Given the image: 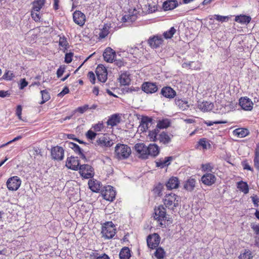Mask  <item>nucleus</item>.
<instances>
[{"instance_id":"10","label":"nucleus","mask_w":259,"mask_h":259,"mask_svg":"<svg viewBox=\"0 0 259 259\" xmlns=\"http://www.w3.org/2000/svg\"><path fill=\"white\" fill-rule=\"evenodd\" d=\"M80 162L77 157L70 156L67 157L66 161V166L73 170H78L79 168Z\"/></svg>"},{"instance_id":"5","label":"nucleus","mask_w":259,"mask_h":259,"mask_svg":"<svg viewBox=\"0 0 259 259\" xmlns=\"http://www.w3.org/2000/svg\"><path fill=\"white\" fill-rule=\"evenodd\" d=\"M101 193L103 198L107 201H113L115 198L116 192L111 186H104Z\"/></svg>"},{"instance_id":"36","label":"nucleus","mask_w":259,"mask_h":259,"mask_svg":"<svg viewBox=\"0 0 259 259\" xmlns=\"http://www.w3.org/2000/svg\"><path fill=\"white\" fill-rule=\"evenodd\" d=\"M196 184V180L194 178L190 177L187 180L184 185V188L188 191H192L195 187Z\"/></svg>"},{"instance_id":"4","label":"nucleus","mask_w":259,"mask_h":259,"mask_svg":"<svg viewBox=\"0 0 259 259\" xmlns=\"http://www.w3.org/2000/svg\"><path fill=\"white\" fill-rule=\"evenodd\" d=\"M101 232L104 237L106 239H111L115 235L116 229L112 222H107L102 226Z\"/></svg>"},{"instance_id":"44","label":"nucleus","mask_w":259,"mask_h":259,"mask_svg":"<svg viewBox=\"0 0 259 259\" xmlns=\"http://www.w3.org/2000/svg\"><path fill=\"white\" fill-rule=\"evenodd\" d=\"M110 26L107 24H105L102 28L100 29L99 33V37L104 38L108 35L109 33Z\"/></svg>"},{"instance_id":"35","label":"nucleus","mask_w":259,"mask_h":259,"mask_svg":"<svg viewBox=\"0 0 259 259\" xmlns=\"http://www.w3.org/2000/svg\"><path fill=\"white\" fill-rule=\"evenodd\" d=\"M170 124L171 122L169 119L163 118L158 121L156 127L158 128L159 130V129L166 128L170 126Z\"/></svg>"},{"instance_id":"37","label":"nucleus","mask_w":259,"mask_h":259,"mask_svg":"<svg viewBox=\"0 0 259 259\" xmlns=\"http://www.w3.org/2000/svg\"><path fill=\"white\" fill-rule=\"evenodd\" d=\"M120 259H129L131 256V250L128 247H123L119 252Z\"/></svg>"},{"instance_id":"62","label":"nucleus","mask_w":259,"mask_h":259,"mask_svg":"<svg viewBox=\"0 0 259 259\" xmlns=\"http://www.w3.org/2000/svg\"><path fill=\"white\" fill-rule=\"evenodd\" d=\"M214 19L219 21L225 22L228 20V17L227 16H223L219 15H215Z\"/></svg>"},{"instance_id":"20","label":"nucleus","mask_w":259,"mask_h":259,"mask_svg":"<svg viewBox=\"0 0 259 259\" xmlns=\"http://www.w3.org/2000/svg\"><path fill=\"white\" fill-rule=\"evenodd\" d=\"M213 104L211 102L206 101L198 102L197 108L203 112L211 111L213 109Z\"/></svg>"},{"instance_id":"46","label":"nucleus","mask_w":259,"mask_h":259,"mask_svg":"<svg viewBox=\"0 0 259 259\" xmlns=\"http://www.w3.org/2000/svg\"><path fill=\"white\" fill-rule=\"evenodd\" d=\"M137 16L135 14H128L124 15L122 18V21L123 22H134L137 19Z\"/></svg>"},{"instance_id":"45","label":"nucleus","mask_w":259,"mask_h":259,"mask_svg":"<svg viewBox=\"0 0 259 259\" xmlns=\"http://www.w3.org/2000/svg\"><path fill=\"white\" fill-rule=\"evenodd\" d=\"M154 255L157 259H163L165 255V252L162 247H157Z\"/></svg>"},{"instance_id":"26","label":"nucleus","mask_w":259,"mask_h":259,"mask_svg":"<svg viewBox=\"0 0 259 259\" xmlns=\"http://www.w3.org/2000/svg\"><path fill=\"white\" fill-rule=\"evenodd\" d=\"M118 79L121 85H128L131 81V74L126 71L121 72Z\"/></svg>"},{"instance_id":"28","label":"nucleus","mask_w":259,"mask_h":259,"mask_svg":"<svg viewBox=\"0 0 259 259\" xmlns=\"http://www.w3.org/2000/svg\"><path fill=\"white\" fill-rule=\"evenodd\" d=\"M173 159L174 157L172 156L165 157L164 159L160 158L156 162V165L158 167L164 168L168 166Z\"/></svg>"},{"instance_id":"24","label":"nucleus","mask_w":259,"mask_h":259,"mask_svg":"<svg viewBox=\"0 0 259 259\" xmlns=\"http://www.w3.org/2000/svg\"><path fill=\"white\" fill-rule=\"evenodd\" d=\"M116 56L115 52L110 48L106 49L103 53L104 60L107 62L112 63Z\"/></svg>"},{"instance_id":"21","label":"nucleus","mask_w":259,"mask_h":259,"mask_svg":"<svg viewBox=\"0 0 259 259\" xmlns=\"http://www.w3.org/2000/svg\"><path fill=\"white\" fill-rule=\"evenodd\" d=\"M88 185L90 189L94 192H101L102 189V185L99 181L94 180L90 179L89 181Z\"/></svg>"},{"instance_id":"13","label":"nucleus","mask_w":259,"mask_h":259,"mask_svg":"<svg viewBox=\"0 0 259 259\" xmlns=\"http://www.w3.org/2000/svg\"><path fill=\"white\" fill-rule=\"evenodd\" d=\"M135 149L140 158L144 159L148 158L147 147L144 143L136 144Z\"/></svg>"},{"instance_id":"50","label":"nucleus","mask_w":259,"mask_h":259,"mask_svg":"<svg viewBox=\"0 0 259 259\" xmlns=\"http://www.w3.org/2000/svg\"><path fill=\"white\" fill-rule=\"evenodd\" d=\"M239 259H252L253 256L249 250L245 249L244 253L239 255Z\"/></svg>"},{"instance_id":"42","label":"nucleus","mask_w":259,"mask_h":259,"mask_svg":"<svg viewBox=\"0 0 259 259\" xmlns=\"http://www.w3.org/2000/svg\"><path fill=\"white\" fill-rule=\"evenodd\" d=\"M201 170L206 174L208 173H213L212 170L214 169V165L212 163L208 162L204 164H202L201 165Z\"/></svg>"},{"instance_id":"33","label":"nucleus","mask_w":259,"mask_h":259,"mask_svg":"<svg viewBox=\"0 0 259 259\" xmlns=\"http://www.w3.org/2000/svg\"><path fill=\"white\" fill-rule=\"evenodd\" d=\"M233 134L239 138H244L249 134V132L247 128H238L233 131Z\"/></svg>"},{"instance_id":"2","label":"nucleus","mask_w":259,"mask_h":259,"mask_svg":"<svg viewBox=\"0 0 259 259\" xmlns=\"http://www.w3.org/2000/svg\"><path fill=\"white\" fill-rule=\"evenodd\" d=\"M181 200L180 196L171 192L164 196L162 201L166 208L174 210L175 208L179 206Z\"/></svg>"},{"instance_id":"39","label":"nucleus","mask_w":259,"mask_h":259,"mask_svg":"<svg viewBox=\"0 0 259 259\" xmlns=\"http://www.w3.org/2000/svg\"><path fill=\"white\" fill-rule=\"evenodd\" d=\"M46 0H34L32 3V9L34 10V11L39 12L41 9L44 6Z\"/></svg>"},{"instance_id":"53","label":"nucleus","mask_w":259,"mask_h":259,"mask_svg":"<svg viewBox=\"0 0 259 259\" xmlns=\"http://www.w3.org/2000/svg\"><path fill=\"white\" fill-rule=\"evenodd\" d=\"M97 133L93 129L89 130L85 134L86 138L90 140H94L96 138Z\"/></svg>"},{"instance_id":"31","label":"nucleus","mask_w":259,"mask_h":259,"mask_svg":"<svg viewBox=\"0 0 259 259\" xmlns=\"http://www.w3.org/2000/svg\"><path fill=\"white\" fill-rule=\"evenodd\" d=\"M148 157L150 155L153 157L157 156L159 153V148L156 144H150L147 147Z\"/></svg>"},{"instance_id":"58","label":"nucleus","mask_w":259,"mask_h":259,"mask_svg":"<svg viewBox=\"0 0 259 259\" xmlns=\"http://www.w3.org/2000/svg\"><path fill=\"white\" fill-rule=\"evenodd\" d=\"M22 111V106L20 105H18L16 109V115L17 116V117L19 120H22V116H21Z\"/></svg>"},{"instance_id":"52","label":"nucleus","mask_w":259,"mask_h":259,"mask_svg":"<svg viewBox=\"0 0 259 259\" xmlns=\"http://www.w3.org/2000/svg\"><path fill=\"white\" fill-rule=\"evenodd\" d=\"M31 16L34 21L36 22L40 21L41 16L39 14V12H37V11H34V10L31 9Z\"/></svg>"},{"instance_id":"11","label":"nucleus","mask_w":259,"mask_h":259,"mask_svg":"<svg viewBox=\"0 0 259 259\" xmlns=\"http://www.w3.org/2000/svg\"><path fill=\"white\" fill-rule=\"evenodd\" d=\"M64 149L60 146H56L51 148V155L54 160H62L64 158Z\"/></svg>"},{"instance_id":"14","label":"nucleus","mask_w":259,"mask_h":259,"mask_svg":"<svg viewBox=\"0 0 259 259\" xmlns=\"http://www.w3.org/2000/svg\"><path fill=\"white\" fill-rule=\"evenodd\" d=\"M141 89L146 94H152L158 91V87L156 83L146 81L143 83Z\"/></svg>"},{"instance_id":"47","label":"nucleus","mask_w":259,"mask_h":259,"mask_svg":"<svg viewBox=\"0 0 259 259\" xmlns=\"http://www.w3.org/2000/svg\"><path fill=\"white\" fill-rule=\"evenodd\" d=\"M176 32V29L174 27H171L168 30L164 32L163 35L165 39H170L172 37Z\"/></svg>"},{"instance_id":"56","label":"nucleus","mask_w":259,"mask_h":259,"mask_svg":"<svg viewBox=\"0 0 259 259\" xmlns=\"http://www.w3.org/2000/svg\"><path fill=\"white\" fill-rule=\"evenodd\" d=\"M241 165L244 169L253 171V169L249 164L247 160L245 159L241 162Z\"/></svg>"},{"instance_id":"16","label":"nucleus","mask_w":259,"mask_h":259,"mask_svg":"<svg viewBox=\"0 0 259 259\" xmlns=\"http://www.w3.org/2000/svg\"><path fill=\"white\" fill-rule=\"evenodd\" d=\"M73 20L75 24L82 26L86 21V17L80 11L76 10L73 14Z\"/></svg>"},{"instance_id":"3","label":"nucleus","mask_w":259,"mask_h":259,"mask_svg":"<svg viewBox=\"0 0 259 259\" xmlns=\"http://www.w3.org/2000/svg\"><path fill=\"white\" fill-rule=\"evenodd\" d=\"M131 149L127 145L117 144L115 147V155L118 159H127L131 155Z\"/></svg>"},{"instance_id":"43","label":"nucleus","mask_w":259,"mask_h":259,"mask_svg":"<svg viewBox=\"0 0 259 259\" xmlns=\"http://www.w3.org/2000/svg\"><path fill=\"white\" fill-rule=\"evenodd\" d=\"M237 188L241 191L246 194L249 192L248 185L246 182L240 181L237 183Z\"/></svg>"},{"instance_id":"25","label":"nucleus","mask_w":259,"mask_h":259,"mask_svg":"<svg viewBox=\"0 0 259 259\" xmlns=\"http://www.w3.org/2000/svg\"><path fill=\"white\" fill-rule=\"evenodd\" d=\"M161 94L166 98L172 99L176 96V92L170 87H164L161 90Z\"/></svg>"},{"instance_id":"41","label":"nucleus","mask_w":259,"mask_h":259,"mask_svg":"<svg viewBox=\"0 0 259 259\" xmlns=\"http://www.w3.org/2000/svg\"><path fill=\"white\" fill-rule=\"evenodd\" d=\"M253 163L256 169L259 170V144L256 145L254 150Z\"/></svg>"},{"instance_id":"40","label":"nucleus","mask_w":259,"mask_h":259,"mask_svg":"<svg viewBox=\"0 0 259 259\" xmlns=\"http://www.w3.org/2000/svg\"><path fill=\"white\" fill-rule=\"evenodd\" d=\"M197 147H201L203 150H206L207 149L211 148V144L209 141L206 138L200 139L197 142Z\"/></svg>"},{"instance_id":"1","label":"nucleus","mask_w":259,"mask_h":259,"mask_svg":"<svg viewBox=\"0 0 259 259\" xmlns=\"http://www.w3.org/2000/svg\"><path fill=\"white\" fill-rule=\"evenodd\" d=\"M154 218L157 221L159 227H165V222L170 221L166 214L165 208L163 205H160L154 208Z\"/></svg>"},{"instance_id":"48","label":"nucleus","mask_w":259,"mask_h":259,"mask_svg":"<svg viewBox=\"0 0 259 259\" xmlns=\"http://www.w3.org/2000/svg\"><path fill=\"white\" fill-rule=\"evenodd\" d=\"M40 93L41 95V101L40 104H42L50 99V95L49 92L46 90H42L40 91Z\"/></svg>"},{"instance_id":"60","label":"nucleus","mask_w":259,"mask_h":259,"mask_svg":"<svg viewBox=\"0 0 259 259\" xmlns=\"http://www.w3.org/2000/svg\"><path fill=\"white\" fill-rule=\"evenodd\" d=\"M89 255L87 256L89 259H97L99 255V253L97 251H93L91 253H87Z\"/></svg>"},{"instance_id":"32","label":"nucleus","mask_w":259,"mask_h":259,"mask_svg":"<svg viewBox=\"0 0 259 259\" xmlns=\"http://www.w3.org/2000/svg\"><path fill=\"white\" fill-rule=\"evenodd\" d=\"M251 20L250 16L245 15H237L235 17V21L242 24H247Z\"/></svg>"},{"instance_id":"23","label":"nucleus","mask_w":259,"mask_h":259,"mask_svg":"<svg viewBox=\"0 0 259 259\" xmlns=\"http://www.w3.org/2000/svg\"><path fill=\"white\" fill-rule=\"evenodd\" d=\"M152 122V118L147 116H143L141 118L139 128L142 132H146Z\"/></svg>"},{"instance_id":"55","label":"nucleus","mask_w":259,"mask_h":259,"mask_svg":"<svg viewBox=\"0 0 259 259\" xmlns=\"http://www.w3.org/2000/svg\"><path fill=\"white\" fill-rule=\"evenodd\" d=\"M89 109V106L87 104H85L82 106L77 107L75 110V112H78L80 114H83Z\"/></svg>"},{"instance_id":"19","label":"nucleus","mask_w":259,"mask_h":259,"mask_svg":"<svg viewBox=\"0 0 259 259\" xmlns=\"http://www.w3.org/2000/svg\"><path fill=\"white\" fill-rule=\"evenodd\" d=\"M172 137V135H168L167 132L163 131L159 134L158 141L160 144L167 145L171 142Z\"/></svg>"},{"instance_id":"30","label":"nucleus","mask_w":259,"mask_h":259,"mask_svg":"<svg viewBox=\"0 0 259 259\" xmlns=\"http://www.w3.org/2000/svg\"><path fill=\"white\" fill-rule=\"evenodd\" d=\"M178 6L177 0H167L165 1L162 5V8L164 11L171 10Z\"/></svg>"},{"instance_id":"61","label":"nucleus","mask_w":259,"mask_h":259,"mask_svg":"<svg viewBox=\"0 0 259 259\" xmlns=\"http://www.w3.org/2000/svg\"><path fill=\"white\" fill-rule=\"evenodd\" d=\"M73 53H66L65 56V62L66 63H70L72 60Z\"/></svg>"},{"instance_id":"7","label":"nucleus","mask_w":259,"mask_h":259,"mask_svg":"<svg viewBox=\"0 0 259 259\" xmlns=\"http://www.w3.org/2000/svg\"><path fill=\"white\" fill-rule=\"evenodd\" d=\"M6 184L9 190L16 191L21 185V180L18 177L13 176L8 179Z\"/></svg>"},{"instance_id":"29","label":"nucleus","mask_w":259,"mask_h":259,"mask_svg":"<svg viewBox=\"0 0 259 259\" xmlns=\"http://www.w3.org/2000/svg\"><path fill=\"white\" fill-rule=\"evenodd\" d=\"M175 102L179 108L183 111L187 110L189 107L188 102L185 99L177 97L175 100Z\"/></svg>"},{"instance_id":"57","label":"nucleus","mask_w":259,"mask_h":259,"mask_svg":"<svg viewBox=\"0 0 259 259\" xmlns=\"http://www.w3.org/2000/svg\"><path fill=\"white\" fill-rule=\"evenodd\" d=\"M153 192L156 195L160 196L162 192V186L160 185L155 186L153 189Z\"/></svg>"},{"instance_id":"9","label":"nucleus","mask_w":259,"mask_h":259,"mask_svg":"<svg viewBox=\"0 0 259 259\" xmlns=\"http://www.w3.org/2000/svg\"><path fill=\"white\" fill-rule=\"evenodd\" d=\"M160 241V238L159 235L154 233L148 236L147 239V245L151 249H155L158 246Z\"/></svg>"},{"instance_id":"51","label":"nucleus","mask_w":259,"mask_h":259,"mask_svg":"<svg viewBox=\"0 0 259 259\" xmlns=\"http://www.w3.org/2000/svg\"><path fill=\"white\" fill-rule=\"evenodd\" d=\"M104 128V124L102 122H99L98 123L92 125V129L95 132H101Z\"/></svg>"},{"instance_id":"34","label":"nucleus","mask_w":259,"mask_h":259,"mask_svg":"<svg viewBox=\"0 0 259 259\" xmlns=\"http://www.w3.org/2000/svg\"><path fill=\"white\" fill-rule=\"evenodd\" d=\"M59 46L61 50H62L64 52H65V51H67L69 48V44L67 41L66 37L64 35L62 36H60L59 40Z\"/></svg>"},{"instance_id":"15","label":"nucleus","mask_w":259,"mask_h":259,"mask_svg":"<svg viewBox=\"0 0 259 259\" xmlns=\"http://www.w3.org/2000/svg\"><path fill=\"white\" fill-rule=\"evenodd\" d=\"M96 74L98 80L105 82L107 79V71L103 65H99L96 69Z\"/></svg>"},{"instance_id":"27","label":"nucleus","mask_w":259,"mask_h":259,"mask_svg":"<svg viewBox=\"0 0 259 259\" xmlns=\"http://www.w3.org/2000/svg\"><path fill=\"white\" fill-rule=\"evenodd\" d=\"M121 121V117L117 114H114L111 115L107 121V124L108 126H111L113 127L116 126Z\"/></svg>"},{"instance_id":"18","label":"nucleus","mask_w":259,"mask_h":259,"mask_svg":"<svg viewBox=\"0 0 259 259\" xmlns=\"http://www.w3.org/2000/svg\"><path fill=\"white\" fill-rule=\"evenodd\" d=\"M239 105L243 110L251 111L253 108V103L250 99L244 97L239 99Z\"/></svg>"},{"instance_id":"49","label":"nucleus","mask_w":259,"mask_h":259,"mask_svg":"<svg viewBox=\"0 0 259 259\" xmlns=\"http://www.w3.org/2000/svg\"><path fill=\"white\" fill-rule=\"evenodd\" d=\"M70 144L71 146V148H72L75 152L78 153L79 155H80L82 158H85V156L83 154L81 149L77 144L72 142L70 143Z\"/></svg>"},{"instance_id":"64","label":"nucleus","mask_w":259,"mask_h":259,"mask_svg":"<svg viewBox=\"0 0 259 259\" xmlns=\"http://www.w3.org/2000/svg\"><path fill=\"white\" fill-rule=\"evenodd\" d=\"M28 85V82L25 78L21 79L20 80V83L19 84V89L23 90Z\"/></svg>"},{"instance_id":"22","label":"nucleus","mask_w":259,"mask_h":259,"mask_svg":"<svg viewBox=\"0 0 259 259\" xmlns=\"http://www.w3.org/2000/svg\"><path fill=\"white\" fill-rule=\"evenodd\" d=\"M180 181L176 177H170L166 182L165 186L167 190L177 189L180 186Z\"/></svg>"},{"instance_id":"59","label":"nucleus","mask_w":259,"mask_h":259,"mask_svg":"<svg viewBox=\"0 0 259 259\" xmlns=\"http://www.w3.org/2000/svg\"><path fill=\"white\" fill-rule=\"evenodd\" d=\"M88 77L92 84L95 83V75L93 71H90L88 74Z\"/></svg>"},{"instance_id":"12","label":"nucleus","mask_w":259,"mask_h":259,"mask_svg":"<svg viewBox=\"0 0 259 259\" xmlns=\"http://www.w3.org/2000/svg\"><path fill=\"white\" fill-rule=\"evenodd\" d=\"M201 181L205 186H211L216 183L217 177L213 173L207 172L201 177Z\"/></svg>"},{"instance_id":"54","label":"nucleus","mask_w":259,"mask_h":259,"mask_svg":"<svg viewBox=\"0 0 259 259\" xmlns=\"http://www.w3.org/2000/svg\"><path fill=\"white\" fill-rule=\"evenodd\" d=\"M191 70H200L202 67V63L199 61H192Z\"/></svg>"},{"instance_id":"17","label":"nucleus","mask_w":259,"mask_h":259,"mask_svg":"<svg viewBox=\"0 0 259 259\" xmlns=\"http://www.w3.org/2000/svg\"><path fill=\"white\" fill-rule=\"evenodd\" d=\"M96 144L102 147H110L113 145V143L109 136L104 134L98 139Z\"/></svg>"},{"instance_id":"6","label":"nucleus","mask_w":259,"mask_h":259,"mask_svg":"<svg viewBox=\"0 0 259 259\" xmlns=\"http://www.w3.org/2000/svg\"><path fill=\"white\" fill-rule=\"evenodd\" d=\"M79 174L80 176L85 179H91L95 175L94 168L89 164H82L80 165Z\"/></svg>"},{"instance_id":"63","label":"nucleus","mask_w":259,"mask_h":259,"mask_svg":"<svg viewBox=\"0 0 259 259\" xmlns=\"http://www.w3.org/2000/svg\"><path fill=\"white\" fill-rule=\"evenodd\" d=\"M14 77L13 73L10 71H7L4 75V78L7 80H11Z\"/></svg>"},{"instance_id":"38","label":"nucleus","mask_w":259,"mask_h":259,"mask_svg":"<svg viewBox=\"0 0 259 259\" xmlns=\"http://www.w3.org/2000/svg\"><path fill=\"white\" fill-rule=\"evenodd\" d=\"M159 134V130L158 128H155L152 131L149 132L148 137L151 142H156L158 141V137Z\"/></svg>"},{"instance_id":"8","label":"nucleus","mask_w":259,"mask_h":259,"mask_svg":"<svg viewBox=\"0 0 259 259\" xmlns=\"http://www.w3.org/2000/svg\"><path fill=\"white\" fill-rule=\"evenodd\" d=\"M163 39L161 35H156L150 36L147 40L148 44L152 49H157L163 44Z\"/></svg>"}]
</instances>
